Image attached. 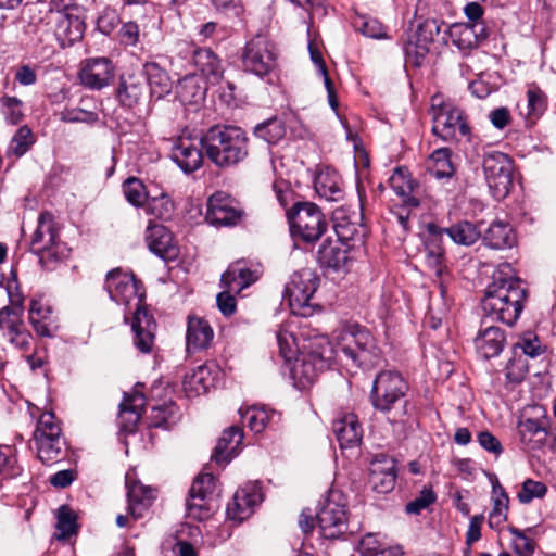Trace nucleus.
<instances>
[{
	"instance_id": "nucleus-7",
	"label": "nucleus",
	"mask_w": 556,
	"mask_h": 556,
	"mask_svg": "<svg viewBox=\"0 0 556 556\" xmlns=\"http://www.w3.org/2000/svg\"><path fill=\"white\" fill-rule=\"evenodd\" d=\"M33 441L38 458L43 464L55 462L61 456L64 443L61 438V427L53 413L41 414L33 434Z\"/></svg>"
},
{
	"instance_id": "nucleus-21",
	"label": "nucleus",
	"mask_w": 556,
	"mask_h": 556,
	"mask_svg": "<svg viewBox=\"0 0 556 556\" xmlns=\"http://www.w3.org/2000/svg\"><path fill=\"white\" fill-rule=\"evenodd\" d=\"M262 502V494L256 485L238 490L232 501L227 505V517L237 522L248 519L253 514L255 505Z\"/></svg>"
},
{
	"instance_id": "nucleus-11",
	"label": "nucleus",
	"mask_w": 556,
	"mask_h": 556,
	"mask_svg": "<svg viewBox=\"0 0 556 556\" xmlns=\"http://www.w3.org/2000/svg\"><path fill=\"white\" fill-rule=\"evenodd\" d=\"M242 65L256 76L268 75L276 66L274 43L264 35L253 37L244 47Z\"/></svg>"
},
{
	"instance_id": "nucleus-42",
	"label": "nucleus",
	"mask_w": 556,
	"mask_h": 556,
	"mask_svg": "<svg viewBox=\"0 0 556 556\" xmlns=\"http://www.w3.org/2000/svg\"><path fill=\"white\" fill-rule=\"evenodd\" d=\"M451 240L460 245H471L481 237V231L470 222L464 220L444 228Z\"/></svg>"
},
{
	"instance_id": "nucleus-40",
	"label": "nucleus",
	"mask_w": 556,
	"mask_h": 556,
	"mask_svg": "<svg viewBox=\"0 0 556 556\" xmlns=\"http://www.w3.org/2000/svg\"><path fill=\"white\" fill-rule=\"evenodd\" d=\"M241 418L247 422L251 431L261 433L274 421L278 414L275 410H267L265 407L252 406L245 410H239Z\"/></svg>"
},
{
	"instance_id": "nucleus-36",
	"label": "nucleus",
	"mask_w": 556,
	"mask_h": 556,
	"mask_svg": "<svg viewBox=\"0 0 556 556\" xmlns=\"http://www.w3.org/2000/svg\"><path fill=\"white\" fill-rule=\"evenodd\" d=\"M314 187L319 197L326 200L338 201L342 198L341 179L336 170H320L315 177Z\"/></svg>"
},
{
	"instance_id": "nucleus-54",
	"label": "nucleus",
	"mask_w": 556,
	"mask_h": 556,
	"mask_svg": "<svg viewBox=\"0 0 556 556\" xmlns=\"http://www.w3.org/2000/svg\"><path fill=\"white\" fill-rule=\"evenodd\" d=\"M508 531L514 536L513 548L515 553L519 556H531L535 549L534 541L527 536L525 531L513 526L508 527Z\"/></svg>"
},
{
	"instance_id": "nucleus-27",
	"label": "nucleus",
	"mask_w": 556,
	"mask_h": 556,
	"mask_svg": "<svg viewBox=\"0 0 556 556\" xmlns=\"http://www.w3.org/2000/svg\"><path fill=\"white\" fill-rule=\"evenodd\" d=\"M48 4L49 21L58 25V30L63 33H72L71 28L75 27L76 37L80 35L81 22L73 11L76 10L74 3L63 5V2H46Z\"/></svg>"
},
{
	"instance_id": "nucleus-48",
	"label": "nucleus",
	"mask_w": 556,
	"mask_h": 556,
	"mask_svg": "<svg viewBox=\"0 0 556 556\" xmlns=\"http://www.w3.org/2000/svg\"><path fill=\"white\" fill-rule=\"evenodd\" d=\"M428 237L426 239V249L428 251L429 257L433 260L434 263H439L440 258L444 254V249L442 247V237L445 233L444 228L437 226L433 223L427 225Z\"/></svg>"
},
{
	"instance_id": "nucleus-26",
	"label": "nucleus",
	"mask_w": 556,
	"mask_h": 556,
	"mask_svg": "<svg viewBox=\"0 0 556 556\" xmlns=\"http://www.w3.org/2000/svg\"><path fill=\"white\" fill-rule=\"evenodd\" d=\"M213 367V365L203 364L185 376L182 387L188 396H198L214 387Z\"/></svg>"
},
{
	"instance_id": "nucleus-17",
	"label": "nucleus",
	"mask_w": 556,
	"mask_h": 556,
	"mask_svg": "<svg viewBox=\"0 0 556 556\" xmlns=\"http://www.w3.org/2000/svg\"><path fill=\"white\" fill-rule=\"evenodd\" d=\"M201 138L179 137L172 149L173 161L186 173L199 169L203 163Z\"/></svg>"
},
{
	"instance_id": "nucleus-51",
	"label": "nucleus",
	"mask_w": 556,
	"mask_h": 556,
	"mask_svg": "<svg viewBox=\"0 0 556 556\" xmlns=\"http://www.w3.org/2000/svg\"><path fill=\"white\" fill-rule=\"evenodd\" d=\"M33 143L34 136L31 130L27 126H22L11 140L9 152L16 156H22L28 151Z\"/></svg>"
},
{
	"instance_id": "nucleus-49",
	"label": "nucleus",
	"mask_w": 556,
	"mask_h": 556,
	"mask_svg": "<svg viewBox=\"0 0 556 556\" xmlns=\"http://www.w3.org/2000/svg\"><path fill=\"white\" fill-rule=\"evenodd\" d=\"M56 530L58 540H65L76 533V516L67 506H61L59 509Z\"/></svg>"
},
{
	"instance_id": "nucleus-62",
	"label": "nucleus",
	"mask_w": 556,
	"mask_h": 556,
	"mask_svg": "<svg viewBox=\"0 0 556 556\" xmlns=\"http://www.w3.org/2000/svg\"><path fill=\"white\" fill-rule=\"evenodd\" d=\"M359 551L363 556H379L384 548L375 534L368 533L361 540Z\"/></svg>"
},
{
	"instance_id": "nucleus-63",
	"label": "nucleus",
	"mask_w": 556,
	"mask_h": 556,
	"mask_svg": "<svg viewBox=\"0 0 556 556\" xmlns=\"http://www.w3.org/2000/svg\"><path fill=\"white\" fill-rule=\"evenodd\" d=\"M356 27L367 37L382 38L384 37V29L377 20L361 18V23H356Z\"/></svg>"
},
{
	"instance_id": "nucleus-47",
	"label": "nucleus",
	"mask_w": 556,
	"mask_h": 556,
	"mask_svg": "<svg viewBox=\"0 0 556 556\" xmlns=\"http://www.w3.org/2000/svg\"><path fill=\"white\" fill-rule=\"evenodd\" d=\"M188 516L197 519L204 520L213 515L215 510L214 498H206L201 496H194L189 493V500L187 501Z\"/></svg>"
},
{
	"instance_id": "nucleus-45",
	"label": "nucleus",
	"mask_w": 556,
	"mask_h": 556,
	"mask_svg": "<svg viewBox=\"0 0 556 556\" xmlns=\"http://www.w3.org/2000/svg\"><path fill=\"white\" fill-rule=\"evenodd\" d=\"M180 101L185 104L200 102L205 96V88L201 87L195 77H185L177 87Z\"/></svg>"
},
{
	"instance_id": "nucleus-33",
	"label": "nucleus",
	"mask_w": 556,
	"mask_h": 556,
	"mask_svg": "<svg viewBox=\"0 0 556 556\" xmlns=\"http://www.w3.org/2000/svg\"><path fill=\"white\" fill-rule=\"evenodd\" d=\"M243 440V431L238 426H231L223 432L213 452V458L217 463L228 462L237 454V450Z\"/></svg>"
},
{
	"instance_id": "nucleus-60",
	"label": "nucleus",
	"mask_w": 556,
	"mask_h": 556,
	"mask_svg": "<svg viewBox=\"0 0 556 556\" xmlns=\"http://www.w3.org/2000/svg\"><path fill=\"white\" fill-rule=\"evenodd\" d=\"M435 501V495L431 488H424L420 494L409 503H407L405 510L407 514L418 515L421 510L426 509L430 504Z\"/></svg>"
},
{
	"instance_id": "nucleus-13",
	"label": "nucleus",
	"mask_w": 556,
	"mask_h": 556,
	"mask_svg": "<svg viewBox=\"0 0 556 556\" xmlns=\"http://www.w3.org/2000/svg\"><path fill=\"white\" fill-rule=\"evenodd\" d=\"M23 301L11 300V304L0 309V330L11 344L20 350H28L33 339L23 320Z\"/></svg>"
},
{
	"instance_id": "nucleus-58",
	"label": "nucleus",
	"mask_w": 556,
	"mask_h": 556,
	"mask_svg": "<svg viewBox=\"0 0 556 556\" xmlns=\"http://www.w3.org/2000/svg\"><path fill=\"white\" fill-rule=\"evenodd\" d=\"M519 435L525 444H529L532 437L543 433L546 437L547 429L541 421L527 418L518 425Z\"/></svg>"
},
{
	"instance_id": "nucleus-39",
	"label": "nucleus",
	"mask_w": 556,
	"mask_h": 556,
	"mask_svg": "<svg viewBox=\"0 0 556 556\" xmlns=\"http://www.w3.org/2000/svg\"><path fill=\"white\" fill-rule=\"evenodd\" d=\"M51 313L50 307L41 305L38 301H31L28 320L38 336L52 337L51 327L53 323Z\"/></svg>"
},
{
	"instance_id": "nucleus-29",
	"label": "nucleus",
	"mask_w": 556,
	"mask_h": 556,
	"mask_svg": "<svg viewBox=\"0 0 556 556\" xmlns=\"http://www.w3.org/2000/svg\"><path fill=\"white\" fill-rule=\"evenodd\" d=\"M142 75L146 76L152 97L162 99L166 94L170 93L173 89V80L168 73L156 62H147L143 65Z\"/></svg>"
},
{
	"instance_id": "nucleus-14",
	"label": "nucleus",
	"mask_w": 556,
	"mask_h": 556,
	"mask_svg": "<svg viewBox=\"0 0 556 556\" xmlns=\"http://www.w3.org/2000/svg\"><path fill=\"white\" fill-rule=\"evenodd\" d=\"M30 249L40 256L41 263H46L50 258L55 261L59 258L60 243L51 213L43 212L40 214L37 229L30 242Z\"/></svg>"
},
{
	"instance_id": "nucleus-44",
	"label": "nucleus",
	"mask_w": 556,
	"mask_h": 556,
	"mask_svg": "<svg viewBox=\"0 0 556 556\" xmlns=\"http://www.w3.org/2000/svg\"><path fill=\"white\" fill-rule=\"evenodd\" d=\"M254 135L269 144H275L286 135L283 122L278 118H270L254 128Z\"/></svg>"
},
{
	"instance_id": "nucleus-30",
	"label": "nucleus",
	"mask_w": 556,
	"mask_h": 556,
	"mask_svg": "<svg viewBox=\"0 0 556 556\" xmlns=\"http://www.w3.org/2000/svg\"><path fill=\"white\" fill-rule=\"evenodd\" d=\"M142 76L140 73H126L121 76L117 97L123 105L131 108L142 98L144 93Z\"/></svg>"
},
{
	"instance_id": "nucleus-15",
	"label": "nucleus",
	"mask_w": 556,
	"mask_h": 556,
	"mask_svg": "<svg viewBox=\"0 0 556 556\" xmlns=\"http://www.w3.org/2000/svg\"><path fill=\"white\" fill-rule=\"evenodd\" d=\"M243 212L238 203L225 192H215L208 198L206 220L217 227L236 226L240 223Z\"/></svg>"
},
{
	"instance_id": "nucleus-2",
	"label": "nucleus",
	"mask_w": 556,
	"mask_h": 556,
	"mask_svg": "<svg viewBox=\"0 0 556 556\" xmlns=\"http://www.w3.org/2000/svg\"><path fill=\"white\" fill-rule=\"evenodd\" d=\"M510 271L509 265L494 271L492 282L488 286L482 300V309L488 316L509 326L519 318L528 295L520 279L514 277Z\"/></svg>"
},
{
	"instance_id": "nucleus-23",
	"label": "nucleus",
	"mask_w": 556,
	"mask_h": 556,
	"mask_svg": "<svg viewBox=\"0 0 556 556\" xmlns=\"http://www.w3.org/2000/svg\"><path fill=\"white\" fill-rule=\"evenodd\" d=\"M393 191L401 198L404 206L415 208L419 206L417 197L419 185L410 177L405 168H396L389 179Z\"/></svg>"
},
{
	"instance_id": "nucleus-50",
	"label": "nucleus",
	"mask_w": 556,
	"mask_h": 556,
	"mask_svg": "<svg viewBox=\"0 0 556 556\" xmlns=\"http://www.w3.org/2000/svg\"><path fill=\"white\" fill-rule=\"evenodd\" d=\"M147 212L160 219H168L174 212V203L167 194L163 193L148 201Z\"/></svg>"
},
{
	"instance_id": "nucleus-31",
	"label": "nucleus",
	"mask_w": 556,
	"mask_h": 556,
	"mask_svg": "<svg viewBox=\"0 0 556 556\" xmlns=\"http://www.w3.org/2000/svg\"><path fill=\"white\" fill-rule=\"evenodd\" d=\"M126 485L128 489V511L135 519H138L142 517L143 511L151 505L155 496L154 490L139 482L130 484L128 476H126Z\"/></svg>"
},
{
	"instance_id": "nucleus-52",
	"label": "nucleus",
	"mask_w": 556,
	"mask_h": 556,
	"mask_svg": "<svg viewBox=\"0 0 556 556\" xmlns=\"http://www.w3.org/2000/svg\"><path fill=\"white\" fill-rule=\"evenodd\" d=\"M0 104L2 114L8 123L16 125L23 119V104L20 99L4 96L0 99Z\"/></svg>"
},
{
	"instance_id": "nucleus-1",
	"label": "nucleus",
	"mask_w": 556,
	"mask_h": 556,
	"mask_svg": "<svg viewBox=\"0 0 556 556\" xmlns=\"http://www.w3.org/2000/svg\"><path fill=\"white\" fill-rule=\"evenodd\" d=\"M336 345L326 336H316L296 358L293 372L304 382H313L332 361H350L357 367L375 366L380 358V349L372 334L356 324H346L333 332Z\"/></svg>"
},
{
	"instance_id": "nucleus-6",
	"label": "nucleus",
	"mask_w": 556,
	"mask_h": 556,
	"mask_svg": "<svg viewBox=\"0 0 556 556\" xmlns=\"http://www.w3.org/2000/svg\"><path fill=\"white\" fill-rule=\"evenodd\" d=\"M482 167L493 197L506 198L513 187L514 161L503 152L490 151L483 156Z\"/></svg>"
},
{
	"instance_id": "nucleus-24",
	"label": "nucleus",
	"mask_w": 556,
	"mask_h": 556,
	"mask_svg": "<svg viewBox=\"0 0 556 556\" xmlns=\"http://www.w3.org/2000/svg\"><path fill=\"white\" fill-rule=\"evenodd\" d=\"M333 432L341 447L357 445L363 437V430L355 414H343L333 421Z\"/></svg>"
},
{
	"instance_id": "nucleus-46",
	"label": "nucleus",
	"mask_w": 556,
	"mask_h": 556,
	"mask_svg": "<svg viewBox=\"0 0 556 556\" xmlns=\"http://www.w3.org/2000/svg\"><path fill=\"white\" fill-rule=\"evenodd\" d=\"M177 419V407L174 403H166L153 407L150 415V427L169 429Z\"/></svg>"
},
{
	"instance_id": "nucleus-22",
	"label": "nucleus",
	"mask_w": 556,
	"mask_h": 556,
	"mask_svg": "<svg viewBox=\"0 0 556 556\" xmlns=\"http://www.w3.org/2000/svg\"><path fill=\"white\" fill-rule=\"evenodd\" d=\"M488 31L483 23L455 24L451 28V39L459 50H472L484 41Z\"/></svg>"
},
{
	"instance_id": "nucleus-28",
	"label": "nucleus",
	"mask_w": 556,
	"mask_h": 556,
	"mask_svg": "<svg viewBox=\"0 0 556 556\" xmlns=\"http://www.w3.org/2000/svg\"><path fill=\"white\" fill-rule=\"evenodd\" d=\"M505 341L503 330L498 327L490 326L479 331L475 344L482 357L491 358L502 352Z\"/></svg>"
},
{
	"instance_id": "nucleus-57",
	"label": "nucleus",
	"mask_w": 556,
	"mask_h": 556,
	"mask_svg": "<svg viewBox=\"0 0 556 556\" xmlns=\"http://www.w3.org/2000/svg\"><path fill=\"white\" fill-rule=\"evenodd\" d=\"M60 118L66 123L93 124L98 121V114L79 108L64 109Z\"/></svg>"
},
{
	"instance_id": "nucleus-25",
	"label": "nucleus",
	"mask_w": 556,
	"mask_h": 556,
	"mask_svg": "<svg viewBox=\"0 0 556 556\" xmlns=\"http://www.w3.org/2000/svg\"><path fill=\"white\" fill-rule=\"evenodd\" d=\"M213 338L214 331L204 318L197 316H190L188 318L187 350L189 352L207 349Z\"/></svg>"
},
{
	"instance_id": "nucleus-9",
	"label": "nucleus",
	"mask_w": 556,
	"mask_h": 556,
	"mask_svg": "<svg viewBox=\"0 0 556 556\" xmlns=\"http://www.w3.org/2000/svg\"><path fill=\"white\" fill-rule=\"evenodd\" d=\"M432 131L444 141L456 138L457 132L466 136L469 131L464 122L463 112L453 104L444 102L441 97L431 99Z\"/></svg>"
},
{
	"instance_id": "nucleus-56",
	"label": "nucleus",
	"mask_w": 556,
	"mask_h": 556,
	"mask_svg": "<svg viewBox=\"0 0 556 556\" xmlns=\"http://www.w3.org/2000/svg\"><path fill=\"white\" fill-rule=\"evenodd\" d=\"M546 485L540 481L527 479L518 493V500L522 504L530 503L533 498L543 497L546 493Z\"/></svg>"
},
{
	"instance_id": "nucleus-32",
	"label": "nucleus",
	"mask_w": 556,
	"mask_h": 556,
	"mask_svg": "<svg viewBox=\"0 0 556 556\" xmlns=\"http://www.w3.org/2000/svg\"><path fill=\"white\" fill-rule=\"evenodd\" d=\"M193 62L203 77L212 85L219 83L224 70L220 60L211 49H199L194 51Z\"/></svg>"
},
{
	"instance_id": "nucleus-53",
	"label": "nucleus",
	"mask_w": 556,
	"mask_h": 556,
	"mask_svg": "<svg viewBox=\"0 0 556 556\" xmlns=\"http://www.w3.org/2000/svg\"><path fill=\"white\" fill-rule=\"evenodd\" d=\"M124 194L129 203L141 206L147 200L146 188L137 178H128L123 186Z\"/></svg>"
},
{
	"instance_id": "nucleus-64",
	"label": "nucleus",
	"mask_w": 556,
	"mask_h": 556,
	"mask_svg": "<svg viewBox=\"0 0 556 556\" xmlns=\"http://www.w3.org/2000/svg\"><path fill=\"white\" fill-rule=\"evenodd\" d=\"M478 442L485 451L495 456H498L503 452L501 442L488 431H482L478 434Z\"/></svg>"
},
{
	"instance_id": "nucleus-35",
	"label": "nucleus",
	"mask_w": 556,
	"mask_h": 556,
	"mask_svg": "<svg viewBox=\"0 0 556 556\" xmlns=\"http://www.w3.org/2000/svg\"><path fill=\"white\" fill-rule=\"evenodd\" d=\"M483 241L488 247L501 250L515 245L516 236L509 224L496 220L485 230Z\"/></svg>"
},
{
	"instance_id": "nucleus-43",
	"label": "nucleus",
	"mask_w": 556,
	"mask_h": 556,
	"mask_svg": "<svg viewBox=\"0 0 556 556\" xmlns=\"http://www.w3.org/2000/svg\"><path fill=\"white\" fill-rule=\"evenodd\" d=\"M430 170L437 178H448L454 174L451 162V151L447 148H440L430 155Z\"/></svg>"
},
{
	"instance_id": "nucleus-18",
	"label": "nucleus",
	"mask_w": 556,
	"mask_h": 556,
	"mask_svg": "<svg viewBox=\"0 0 556 556\" xmlns=\"http://www.w3.org/2000/svg\"><path fill=\"white\" fill-rule=\"evenodd\" d=\"M336 231L339 239H326L318 249L317 260L323 267L340 270L344 268L350 260L349 250L341 239H346L348 236L343 232V226L336 225Z\"/></svg>"
},
{
	"instance_id": "nucleus-12",
	"label": "nucleus",
	"mask_w": 556,
	"mask_h": 556,
	"mask_svg": "<svg viewBox=\"0 0 556 556\" xmlns=\"http://www.w3.org/2000/svg\"><path fill=\"white\" fill-rule=\"evenodd\" d=\"M408 386L396 371H381L377 375L372 391V404L381 412H389L406 393Z\"/></svg>"
},
{
	"instance_id": "nucleus-59",
	"label": "nucleus",
	"mask_w": 556,
	"mask_h": 556,
	"mask_svg": "<svg viewBox=\"0 0 556 556\" xmlns=\"http://www.w3.org/2000/svg\"><path fill=\"white\" fill-rule=\"evenodd\" d=\"M527 371V359L522 355H516L506 365V378L514 383L522 381Z\"/></svg>"
},
{
	"instance_id": "nucleus-38",
	"label": "nucleus",
	"mask_w": 556,
	"mask_h": 556,
	"mask_svg": "<svg viewBox=\"0 0 556 556\" xmlns=\"http://www.w3.org/2000/svg\"><path fill=\"white\" fill-rule=\"evenodd\" d=\"M493 508L489 514V526L497 528L507 519L509 497L497 479L492 483Z\"/></svg>"
},
{
	"instance_id": "nucleus-61",
	"label": "nucleus",
	"mask_w": 556,
	"mask_h": 556,
	"mask_svg": "<svg viewBox=\"0 0 556 556\" xmlns=\"http://www.w3.org/2000/svg\"><path fill=\"white\" fill-rule=\"evenodd\" d=\"M429 53V48L426 43L408 41L405 46V55L407 62L413 63L415 66H420Z\"/></svg>"
},
{
	"instance_id": "nucleus-10",
	"label": "nucleus",
	"mask_w": 556,
	"mask_h": 556,
	"mask_svg": "<svg viewBox=\"0 0 556 556\" xmlns=\"http://www.w3.org/2000/svg\"><path fill=\"white\" fill-rule=\"evenodd\" d=\"M320 533L326 539H337L348 529L346 509L343 495L331 490L316 515Z\"/></svg>"
},
{
	"instance_id": "nucleus-41",
	"label": "nucleus",
	"mask_w": 556,
	"mask_h": 556,
	"mask_svg": "<svg viewBox=\"0 0 556 556\" xmlns=\"http://www.w3.org/2000/svg\"><path fill=\"white\" fill-rule=\"evenodd\" d=\"M312 340L313 339L308 340L307 343H304L300 350V348L296 344L295 338L291 332L280 330L277 334V342L279 345L280 354L287 362H291L292 359L296 362V358H299L306 351L305 346H307ZM293 365H295V363H293ZM292 368H294V366H292ZM291 371H293V369H291ZM292 376L294 379H298L303 387L309 383L304 382L299 377H295L294 372H292Z\"/></svg>"
},
{
	"instance_id": "nucleus-20",
	"label": "nucleus",
	"mask_w": 556,
	"mask_h": 556,
	"mask_svg": "<svg viewBox=\"0 0 556 556\" xmlns=\"http://www.w3.org/2000/svg\"><path fill=\"white\" fill-rule=\"evenodd\" d=\"M369 483L378 493H388L394 489L396 470L395 460L386 455L376 457L369 469Z\"/></svg>"
},
{
	"instance_id": "nucleus-37",
	"label": "nucleus",
	"mask_w": 556,
	"mask_h": 556,
	"mask_svg": "<svg viewBox=\"0 0 556 556\" xmlns=\"http://www.w3.org/2000/svg\"><path fill=\"white\" fill-rule=\"evenodd\" d=\"M146 399L141 393H134L121 403V422L127 431H132L140 420Z\"/></svg>"
},
{
	"instance_id": "nucleus-34",
	"label": "nucleus",
	"mask_w": 556,
	"mask_h": 556,
	"mask_svg": "<svg viewBox=\"0 0 556 556\" xmlns=\"http://www.w3.org/2000/svg\"><path fill=\"white\" fill-rule=\"evenodd\" d=\"M256 280L252 270L243 262H236L229 265L222 276V282L226 289L239 293Z\"/></svg>"
},
{
	"instance_id": "nucleus-4",
	"label": "nucleus",
	"mask_w": 556,
	"mask_h": 556,
	"mask_svg": "<svg viewBox=\"0 0 556 556\" xmlns=\"http://www.w3.org/2000/svg\"><path fill=\"white\" fill-rule=\"evenodd\" d=\"M207 157L218 167L242 162L249 153L248 137L240 127L213 126L201 138Z\"/></svg>"
},
{
	"instance_id": "nucleus-19",
	"label": "nucleus",
	"mask_w": 556,
	"mask_h": 556,
	"mask_svg": "<svg viewBox=\"0 0 556 556\" xmlns=\"http://www.w3.org/2000/svg\"><path fill=\"white\" fill-rule=\"evenodd\" d=\"M149 250L159 257L170 261L178 256L172 232L163 225L150 223L144 236Z\"/></svg>"
},
{
	"instance_id": "nucleus-8",
	"label": "nucleus",
	"mask_w": 556,
	"mask_h": 556,
	"mask_svg": "<svg viewBox=\"0 0 556 556\" xmlns=\"http://www.w3.org/2000/svg\"><path fill=\"white\" fill-rule=\"evenodd\" d=\"M318 278L311 268H302L290 278L285 288V298L294 315L306 317L312 314L309 304L317 289Z\"/></svg>"
},
{
	"instance_id": "nucleus-5",
	"label": "nucleus",
	"mask_w": 556,
	"mask_h": 556,
	"mask_svg": "<svg viewBox=\"0 0 556 556\" xmlns=\"http://www.w3.org/2000/svg\"><path fill=\"white\" fill-rule=\"evenodd\" d=\"M291 236L306 243L320 239L328 228V222L318 205L313 202H295L286 211Z\"/></svg>"
},
{
	"instance_id": "nucleus-3",
	"label": "nucleus",
	"mask_w": 556,
	"mask_h": 556,
	"mask_svg": "<svg viewBox=\"0 0 556 556\" xmlns=\"http://www.w3.org/2000/svg\"><path fill=\"white\" fill-rule=\"evenodd\" d=\"M105 289L110 298L119 304H129L138 300V286L132 274L124 273L119 268L112 269L106 275ZM131 328L135 333L134 343L143 353H149L154 343L155 323L144 307L137 306L132 317Z\"/></svg>"
},
{
	"instance_id": "nucleus-16",
	"label": "nucleus",
	"mask_w": 556,
	"mask_h": 556,
	"mask_svg": "<svg viewBox=\"0 0 556 556\" xmlns=\"http://www.w3.org/2000/svg\"><path fill=\"white\" fill-rule=\"evenodd\" d=\"M114 70L108 58H91L83 62L79 79L85 87L100 90L111 84Z\"/></svg>"
},
{
	"instance_id": "nucleus-55",
	"label": "nucleus",
	"mask_w": 556,
	"mask_h": 556,
	"mask_svg": "<svg viewBox=\"0 0 556 556\" xmlns=\"http://www.w3.org/2000/svg\"><path fill=\"white\" fill-rule=\"evenodd\" d=\"M215 489V477L212 473H202L194 479L189 492L194 496L213 498Z\"/></svg>"
}]
</instances>
